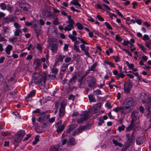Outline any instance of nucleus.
Segmentation results:
<instances>
[{"label":"nucleus","instance_id":"1","mask_svg":"<svg viewBox=\"0 0 151 151\" xmlns=\"http://www.w3.org/2000/svg\"><path fill=\"white\" fill-rule=\"evenodd\" d=\"M47 74V72L46 71L44 72L42 75L39 74H34L32 82H35V83L40 84L42 86L44 85Z\"/></svg>","mask_w":151,"mask_h":151},{"label":"nucleus","instance_id":"2","mask_svg":"<svg viewBox=\"0 0 151 151\" xmlns=\"http://www.w3.org/2000/svg\"><path fill=\"white\" fill-rule=\"evenodd\" d=\"M85 80L87 82L88 86L89 87L94 88L97 86L96 84V79L93 77L91 76H88Z\"/></svg>","mask_w":151,"mask_h":151},{"label":"nucleus","instance_id":"3","mask_svg":"<svg viewBox=\"0 0 151 151\" xmlns=\"http://www.w3.org/2000/svg\"><path fill=\"white\" fill-rule=\"evenodd\" d=\"M25 132L24 130H21L18 132L15 136V138L14 140V143H19L22 139L25 134Z\"/></svg>","mask_w":151,"mask_h":151},{"label":"nucleus","instance_id":"4","mask_svg":"<svg viewBox=\"0 0 151 151\" xmlns=\"http://www.w3.org/2000/svg\"><path fill=\"white\" fill-rule=\"evenodd\" d=\"M134 104V101L132 98L128 97L126 99L123 103V106L130 108Z\"/></svg>","mask_w":151,"mask_h":151},{"label":"nucleus","instance_id":"5","mask_svg":"<svg viewBox=\"0 0 151 151\" xmlns=\"http://www.w3.org/2000/svg\"><path fill=\"white\" fill-rule=\"evenodd\" d=\"M49 47L52 52H56L58 50V45L56 43L53 42L52 40H50L49 42Z\"/></svg>","mask_w":151,"mask_h":151},{"label":"nucleus","instance_id":"6","mask_svg":"<svg viewBox=\"0 0 151 151\" xmlns=\"http://www.w3.org/2000/svg\"><path fill=\"white\" fill-rule=\"evenodd\" d=\"M124 86V93L126 94L129 93L130 92L132 86V82L130 81L125 82Z\"/></svg>","mask_w":151,"mask_h":151},{"label":"nucleus","instance_id":"7","mask_svg":"<svg viewBox=\"0 0 151 151\" xmlns=\"http://www.w3.org/2000/svg\"><path fill=\"white\" fill-rule=\"evenodd\" d=\"M89 118L88 114L85 113L80 115V118L77 119V122L78 123H81L84 121L87 120Z\"/></svg>","mask_w":151,"mask_h":151},{"label":"nucleus","instance_id":"8","mask_svg":"<svg viewBox=\"0 0 151 151\" xmlns=\"http://www.w3.org/2000/svg\"><path fill=\"white\" fill-rule=\"evenodd\" d=\"M62 121L60 120L55 125V127L57 128L56 131L58 133L61 132L65 128V126L64 124L62 125Z\"/></svg>","mask_w":151,"mask_h":151},{"label":"nucleus","instance_id":"9","mask_svg":"<svg viewBox=\"0 0 151 151\" xmlns=\"http://www.w3.org/2000/svg\"><path fill=\"white\" fill-rule=\"evenodd\" d=\"M131 116L132 118L131 121L135 123L136 121L139 117L138 112L137 111H134L132 113Z\"/></svg>","mask_w":151,"mask_h":151},{"label":"nucleus","instance_id":"10","mask_svg":"<svg viewBox=\"0 0 151 151\" xmlns=\"http://www.w3.org/2000/svg\"><path fill=\"white\" fill-rule=\"evenodd\" d=\"M66 105L63 103H60V108L59 109V116L60 117L63 116L65 113V108Z\"/></svg>","mask_w":151,"mask_h":151},{"label":"nucleus","instance_id":"11","mask_svg":"<svg viewBox=\"0 0 151 151\" xmlns=\"http://www.w3.org/2000/svg\"><path fill=\"white\" fill-rule=\"evenodd\" d=\"M145 138L143 136L138 137L136 139V144L138 145L142 144L145 141Z\"/></svg>","mask_w":151,"mask_h":151},{"label":"nucleus","instance_id":"12","mask_svg":"<svg viewBox=\"0 0 151 151\" xmlns=\"http://www.w3.org/2000/svg\"><path fill=\"white\" fill-rule=\"evenodd\" d=\"M124 107H122L121 110V113L122 114H127L129 113L131 111V108L126 107V106H124Z\"/></svg>","mask_w":151,"mask_h":151},{"label":"nucleus","instance_id":"13","mask_svg":"<svg viewBox=\"0 0 151 151\" xmlns=\"http://www.w3.org/2000/svg\"><path fill=\"white\" fill-rule=\"evenodd\" d=\"M35 93V92L34 91H31L28 94L26 98L28 101H31L32 100V97L34 96Z\"/></svg>","mask_w":151,"mask_h":151},{"label":"nucleus","instance_id":"14","mask_svg":"<svg viewBox=\"0 0 151 151\" xmlns=\"http://www.w3.org/2000/svg\"><path fill=\"white\" fill-rule=\"evenodd\" d=\"M93 112L92 111L91 112L92 113L94 114L96 113L97 111L100 109L101 107L100 104H95L93 106Z\"/></svg>","mask_w":151,"mask_h":151},{"label":"nucleus","instance_id":"15","mask_svg":"<svg viewBox=\"0 0 151 151\" xmlns=\"http://www.w3.org/2000/svg\"><path fill=\"white\" fill-rule=\"evenodd\" d=\"M45 112H42L40 115H39L40 116L38 118L37 120L39 122H42L45 118Z\"/></svg>","mask_w":151,"mask_h":151},{"label":"nucleus","instance_id":"16","mask_svg":"<svg viewBox=\"0 0 151 151\" xmlns=\"http://www.w3.org/2000/svg\"><path fill=\"white\" fill-rule=\"evenodd\" d=\"M134 122L131 121L130 125L126 128V132H127L132 130L134 128Z\"/></svg>","mask_w":151,"mask_h":151},{"label":"nucleus","instance_id":"17","mask_svg":"<svg viewBox=\"0 0 151 151\" xmlns=\"http://www.w3.org/2000/svg\"><path fill=\"white\" fill-rule=\"evenodd\" d=\"M19 9L22 12L27 11L28 10V8L24 5L19 4Z\"/></svg>","mask_w":151,"mask_h":151},{"label":"nucleus","instance_id":"18","mask_svg":"<svg viewBox=\"0 0 151 151\" xmlns=\"http://www.w3.org/2000/svg\"><path fill=\"white\" fill-rule=\"evenodd\" d=\"M77 127V126H74L73 125L69 126L68 127L67 129L66 130V132L68 134L73 129H75Z\"/></svg>","mask_w":151,"mask_h":151},{"label":"nucleus","instance_id":"19","mask_svg":"<svg viewBox=\"0 0 151 151\" xmlns=\"http://www.w3.org/2000/svg\"><path fill=\"white\" fill-rule=\"evenodd\" d=\"M77 78V76L76 75H74L73 76L72 78L70 79L69 81V85L73 84L75 83L76 80V79Z\"/></svg>","mask_w":151,"mask_h":151},{"label":"nucleus","instance_id":"20","mask_svg":"<svg viewBox=\"0 0 151 151\" xmlns=\"http://www.w3.org/2000/svg\"><path fill=\"white\" fill-rule=\"evenodd\" d=\"M135 140L134 137L133 135L131 136V138H129L127 141V143L129 145H131L134 142Z\"/></svg>","mask_w":151,"mask_h":151},{"label":"nucleus","instance_id":"21","mask_svg":"<svg viewBox=\"0 0 151 151\" xmlns=\"http://www.w3.org/2000/svg\"><path fill=\"white\" fill-rule=\"evenodd\" d=\"M12 45H7L5 49L6 53L7 55H9L10 54V51L12 50Z\"/></svg>","mask_w":151,"mask_h":151},{"label":"nucleus","instance_id":"22","mask_svg":"<svg viewBox=\"0 0 151 151\" xmlns=\"http://www.w3.org/2000/svg\"><path fill=\"white\" fill-rule=\"evenodd\" d=\"M76 143L75 141V139L73 138H70L68 142V144L69 145H74Z\"/></svg>","mask_w":151,"mask_h":151},{"label":"nucleus","instance_id":"23","mask_svg":"<svg viewBox=\"0 0 151 151\" xmlns=\"http://www.w3.org/2000/svg\"><path fill=\"white\" fill-rule=\"evenodd\" d=\"M74 29L73 26L68 24L65 27L64 29L65 31H70L72 29Z\"/></svg>","mask_w":151,"mask_h":151},{"label":"nucleus","instance_id":"24","mask_svg":"<svg viewBox=\"0 0 151 151\" xmlns=\"http://www.w3.org/2000/svg\"><path fill=\"white\" fill-rule=\"evenodd\" d=\"M68 20L67 23L73 26L74 22L73 20L72 19L71 16L70 15L68 16Z\"/></svg>","mask_w":151,"mask_h":151},{"label":"nucleus","instance_id":"25","mask_svg":"<svg viewBox=\"0 0 151 151\" xmlns=\"http://www.w3.org/2000/svg\"><path fill=\"white\" fill-rule=\"evenodd\" d=\"M80 46L81 50L83 52L88 50L89 47L88 46L86 47L84 45H81Z\"/></svg>","mask_w":151,"mask_h":151},{"label":"nucleus","instance_id":"26","mask_svg":"<svg viewBox=\"0 0 151 151\" xmlns=\"http://www.w3.org/2000/svg\"><path fill=\"white\" fill-rule=\"evenodd\" d=\"M72 4L76 6L80 7L81 5L79 3L78 0H73L71 2Z\"/></svg>","mask_w":151,"mask_h":151},{"label":"nucleus","instance_id":"27","mask_svg":"<svg viewBox=\"0 0 151 151\" xmlns=\"http://www.w3.org/2000/svg\"><path fill=\"white\" fill-rule=\"evenodd\" d=\"M16 95V94L14 91L9 92L7 94V96L9 97H13L14 98H15Z\"/></svg>","mask_w":151,"mask_h":151},{"label":"nucleus","instance_id":"28","mask_svg":"<svg viewBox=\"0 0 151 151\" xmlns=\"http://www.w3.org/2000/svg\"><path fill=\"white\" fill-rule=\"evenodd\" d=\"M36 48L37 50L39 51L40 52H41L42 50V45L39 43H37V44Z\"/></svg>","mask_w":151,"mask_h":151},{"label":"nucleus","instance_id":"29","mask_svg":"<svg viewBox=\"0 0 151 151\" xmlns=\"http://www.w3.org/2000/svg\"><path fill=\"white\" fill-rule=\"evenodd\" d=\"M22 33L21 30L19 29H17L14 32V35L16 36H19Z\"/></svg>","mask_w":151,"mask_h":151},{"label":"nucleus","instance_id":"30","mask_svg":"<svg viewBox=\"0 0 151 151\" xmlns=\"http://www.w3.org/2000/svg\"><path fill=\"white\" fill-rule=\"evenodd\" d=\"M97 65V63L95 62L93 64L92 66L90 67L89 69L91 71H94L95 70V68Z\"/></svg>","mask_w":151,"mask_h":151},{"label":"nucleus","instance_id":"31","mask_svg":"<svg viewBox=\"0 0 151 151\" xmlns=\"http://www.w3.org/2000/svg\"><path fill=\"white\" fill-rule=\"evenodd\" d=\"M90 102H95L96 101L95 98L92 95H90L88 96Z\"/></svg>","mask_w":151,"mask_h":151},{"label":"nucleus","instance_id":"32","mask_svg":"<svg viewBox=\"0 0 151 151\" xmlns=\"http://www.w3.org/2000/svg\"><path fill=\"white\" fill-rule=\"evenodd\" d=\"M125 128V126L123 124H122L121 126L118 127V130L119 132L124 131Z\"/></svg>","mask_w":151,"mask_h":151},{"label":"nucleus","instance_id":"33","mask_svg":"<svg viewBox=\"0 0 151 151\" xmlns=\"http://www.w3.org/2000/svg\"><path fill=\"white\" fill-rule=\"evenodd\" d=\"M76 26H77L78 29L82 30L83 29V25L80 23L77 22L76 24Z\"/></svg>","mask_w":151,"mask_h":151},{"label":"nucleus","instance_id":"34","mask_svg":"<svg viewBox=\"0 0 151 151\" xmlns=\"http://www.w3.org/2000/svg\"><path fill=\"white\" fill-rule=\"evenodd\" d=\"M93 93L94 94L96 95H101L102 94L101 92L99 89H97L93 91Z\"/></svg>","mask_w":151,"mask_h":151},{"label":"nucleus","instance_id":"35","mask_svg":"<svg viewBox=\"0 0 151 151\" xmlns=\"http://www.w3.org/2000/svg\"><path fill=\"white\" fill-rule=\"evenodd\" d=\"M137 45L144 52H146V49L142 45L138 43H137Z\"/></svg>","mask_w":151,"mask_h":151},{"label":"nucleus","instance_id":"36","mask_svg":"<svg viewBox=\"0 0 151 151\" xmlns=\"http://www.w3.org/2000/svg\"><path fill=\"white\" fill-rule=\"evenodd\" d=\"M0 7L1 9L5 10L7 7V6L4 3H1L0 4Z\"/></svg>","mask_w":151,"mask_h":151},{"label":"nucleus","instance_id":"37","mask_svg":"<svg viewBox=\"0 0 151 151\" xmlns=\"http://www.w3.org/2000/svg\"><path fill=\"white\" fill-rule=\"evenodd\" d=\"M39 136L38 135H36L35 137L34 141L32 142V144L33 145H35L39 141Z\"/></svg>","mask_w":151,"mask_h":151},{"label":"nucleus","instance_id":"38","mask_svg":"<svg viewBox=\"0 0 151 151\" xmlns=\"http://www.w3.org/2000/svg\"><path fill=\"white\" fill-rule=\"evenodd\" d=\"M65 57V55H59L58 57V60L59 61L62 62Z\"/></svg>","mask_w":151,"mask_h":151},{"label":"nucleus","instance_id":"39","mask_svg":"<svg viewBox=\"0 0 151 151\" xmlns=\"http://www.w3.org/2000/svg\"><path fill=\"white\" fill-rule=\"evenodd\" d=\"M68 37L72 40L73 41H75L76 40H77V37L75 36H74L72 35H69Z\"/></svg>","mask_w":151,"mask_h":151},{"label":"nucleus","instance_id":"40","mask_svg":"<svg viewBox=\"0 0 151 151\" xmlns=\"http://www.w3.org/2000/svg\"><path fill=\"white\" fill-rule=\"evenodd\" d=\"M126 64L127 65L128 68H129L130 69L133 68L134 67V65L133 64H130L128 61H127L126 62Z\"/></svg>","mask_w":151,"mask_h":151},{"label":"nucleus","instance_id":"41","mask_svg":"<svg viewBox=\"0 0 151 151\" xmlns=\"http://www.w3.org/2000/svg\"><path fill=\"white\" fill-rule=\"evenodd\" d=\"M58 18L56 17L55 19L53 20V24L54 25H57L60 23V22H58Z\"/></svg>","mask_w":151,"mask_h":151},{"label":"nucleus","instance_id":"42","mask_svg":"<svg viewBox=\"0 0 151 151\" xmlns=\"http://www.w3.org/2000/svg\"><path fill=\"white\" fill-rule=\"evenodd\" d=\"M51 71L52 73L56 74L58 72V69L56 68H53L51 69Z\"/></svg>","mask_w":151,"mask_h":151},{"label":"nucleus","instance_id":"43","mask_svg":"<svg viewBox=\"0 0 151 151\" xmlns=\"http://www.w3.org/2000/svg\"><path fill=\"white\" fill-rule=\"evenodd\" d=\"M72 60V58L70 57H67L65 59V62L66 63H70V62Z\"/></svg>","mask_w":151,"mask_h":151},{"label":"nucleus","instance_id":"44","mask_svg":"<svg viewBox=\"0 0 151 151\" xmlns=\"http://www.w3.org/2000/svg\"><path fill=\"white\" fill-rule=\"evenodd\" d=\"M115 39L117 41L121 42L122 41V39L119 35H116L115 37Z\"/></svg>","mask_w":151,"mask_h":151},{"label":"nucleus","instance_id":"45","mask_svg":"<svg viewBox=\"0 0 151 151\" xmlns=\"http://www.w3.org/2000/svg\"><path fill=\"white\" fill-rule=\"evenodd\" d=\"M80 132L78 128L75 130L73 132L72 134L73 136H74L76 135H78V134L80 133Z\"/></svg>","mask_w":151,"mask_h":151},{"label":"nucleus","instance_id":"46","mask_svg":"<svg viewBox=\"0 0 151 151\" xmlns=\"http://www.w3.org/2000/svg\"><path fill=\"white\" fill-rule=\"evenodd\" d=\"M36 33L37 34V37L38 38L39 35L40 34V32L41 31L40 28L39 29H35Z\"/></svg>","mask_w":151,"mask_h":151},{"label":"nucleus","instance_id":"47","mask_svg":"<svg viewBox=\"0 0 151 151\" xmlns=\"http://www.w3.org/2000/svg\"><path fill=\"white\" fill-rule=\"evenodd\" d=\"M122 109V107L121 106H119L116 107L113 110L114 111L117 112H118L119 111L121 110Z\"/></svg>","mask_w":151,"mask_h":151},{"label":"nucleus","instance_id":"48","mask_svg":"<svg viewBox=\"0 0 151 151\" xmlns=\"http://www.w3.org/2000/svg\"><path fill=\"white\" fill-rule=\"evenodd\" d=\"M36 68H38L41 65V61L40 60H38L36 61Z\"/></svg>","mask_w":151,"mask_h":151},{"label":"nucleus","instance_id":"49","mask_svg":"<svg viewBox=\"0 0 151 151\" xmlns=\"http://www.w3.org/2000/svg\"><path fill=\"white\" fill-rule=\"evenodd\" d=\"M112 142L115 145V146H116L117 145H118V146H120V145L121 144V143H118L117 140L113 139L112 140Z\"/></svg>","mask_w":151,"mask_h":151},{"label":"nucleus","instance_id":"50","mask_svg":"<svg viewBox=\"0 0 151 151\" xmlns=\"http://www.w3.org/2000/svg\"><path fill=\"white\" fill-rule=\"evenodd\" d=\"M105 25L106 26L107 28L109 29H112V28L110 24L107 22H105Z\"/></svg>","mask_w":151,"mask_h":151},{"label":"nucleus","instance_id":"51","mask_svg":"<svg viewBox=\"0 0 151 151\" xmlns=\"http://www.w3.org/2000/svg\"><path fill=\"white\" fill-rule=\"evenodd\" d=\"M122 50L126 53H127L129 56H132V55L130 52L128 50L125 49L124 48L122 49Z\"/></svg>","mask_w":151,"mask_h":151},{"label":"nucleus","instance_id":"52","mask_svg":"<svg viewBox=\"0 0 151 151\" xmlns=\"http://www.w3.org/2000/svg\"><path fill=\"white\" fill-rule=\"evenodd\" d=\"M99 122H98V124L99 125L101 126L104 122L103 119L102 117H100L99 118Z\"/></svg>","mask_w":151,"mask_h":151},{"label":"nucleus","instance_id":"53","mask_svg":"<svg viewBox=\"0 0 151 151\" xmlns=\"http://www.w3.org/2000/svg\"><path fill=\"white\" fill-rule=\"evenodd\" d=\"M75 97L72 94H70L69 96L68 99L69 100H72V101H74Z\"/></svg>","mask_w":151,"mask_h":151},{"label":"nucleus","instance_id":"54","mask_svg":"<svg viewBox=\"0 0 151 151\" xmlns=\"http://www.w3.org/2000/svg\"><path fill=\"white\" fill-rule=\"evenodd\" d=\"M142 39L144 41L149 40V36L147 35H145L143 36Z\"/></svg>","mask_w":151,"mask_h":151},{"label":"nucleus","instance_id":"55","mask_svg":"<svg viewBox=\"0 0 151 151\" xmlns=\"http://www.w3.org/2000/svg\"><path fill=\"white\" fill-rule=\"evenodd\" d=\"M130 43V42L129 41L124 40L123 42H122V44L124 46H127Z\"/></svg>","mask_w":151,"mask_h":151},{"label":"nucleus","instance_id":"56","mask_svg":"<svg viewBox=\"0 0 151 151\" xmlns=\"http://www.w3.org/2000/svg\"><path fill=\"white\" fill-rule=\"evenodd\" d=\"M9 41L12 42H17V38L15 37L12 38H10L9 39Z\"/></svg>","mask_w":151,"mask_h":151},{"label":"nucleus","instance_id":"57","mask_svg":"<svg viewBox=\"0 0 151 151\" xmlns=\"http://www.w3.org/2000/svg\"><path fill=\"white\" fill-rule=\"evenodd\" d=\"M96 17L98 19V20L101 21H104V18L102 17L100 15H97L96 16Z\"/></svg>","mask_w":151,"mask_h":151},{"label":"nucleus","instance_id":"58","mask_svg":"<svg viewBox=\"0 0 151 151\" xmlns=\"http://www.w3.org/2000/svg\"><path fill=\"white\" fill-rule=\"evenodd\" d=\"M6 22L7 23H9L10 22H13L14 20L13 17H11L10 18H8L6 19Z\"/></svg>","mask_w":151,"mask_h":151},{"label":"nucleus","instance_id":"59","mask_svg":"<svg viewBox=\"0 0 151 151\" xmlns=\"http://www.w3.org/2000/svg\"><path fill=\"white\" fill-rule=\"evenodd\" d=\"M74 50L77 52H80V50L79 49V46H74Z\"/></svg>","mask_w":151,"mask_h":151},{"label":"nucleus","instance_id":"60","mask_svg":"<svg viewBox=\"0 0 151 151\" xmlns=\"http://www.w3.org/2000/svg\"><path fill=\"white\" fill-rule=\"evenodd\" d=\"M78 129L80 132H81L86 130L84 126H80L79 128H78Z\"/></svg>","mask_w":151,"mask_h":151},{"label":"nucleus","instance_id":"61","mask_svg":"<svg viewBox=\"0 0 151 151\" xmlns=\"http://www.w3.org/2000/svg\"><path fill=\"white\" fill-rule=\"evenodd\" d=\"M114 59L116 62H117L120 61V59L117 56H114L113 57Z\"/></svg>","mask_w":151,"mask_h":151},{"label":"nucleus","instance_id":"62","mask_svg":"<svg viewBox=\"0 0 151 151\" xmlns=\"http://www.w3.org/2000/svg\"><path fill=\"white\" fill-rule=\"evenodd\" d=\"M70 64V63H69L68 64L64 63L63 64V65L62 66L61 68L66 69H67L68 68V65Z\"/></svg>","mask_w":151,"mask_h":151},{"label":"nucleus","instance_id":"63","mask_svg":"<svg viewBox=\"0 0 151 151\" xmlns=\"http://www.w3.org/2000/svg\"><path fill=\"white\" fill-rule=\"evenodd\" d=\"M60 70V74L61 75H63L65 73V72L66 71V69L61 68Z\"/></svg>","mask_w":151,"mask_h":151},{"label":"nucleus","instance_id":"64","mask_svg":"<svg viewBox=\"0 0 151 151\" xmlns=\"http://www.w3.org/2000/svg\"><path fill=\"white\" fill-rule=\"evenodd\" d=\"M84 126L86 129H88L91 128V125L90 124H87Z\"/></svg>","mask_w":151,"mask_h":151}]
</instances>
